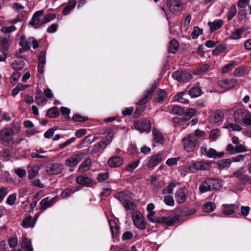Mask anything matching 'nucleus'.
<instances>
[{
  "instance_id": "obj_1",
  "label": "nucleus",
  "mask_w": 251,
  "mask_h": 251,
  "mask_svg": "<svg viewBox=\"0 0 251 251\" xmlns=\"http://www.w3.org/2000/svg\"><path fill=\"white\" fill-rule=\"evenodd\" d=\"M154 214L155 212H149L147 215V219L151 223L164 224L168 226H171L179 219V216L176 214L172 216L158 217L153 219Z\"/></svg>"
},
{
  "instance_id": "obj_2",
  "label": "nucleus",
  "mask_w": 251,
  "mask_h": 251,
  "mask_svg": "<svg viewBox=\"0 0 251 251\" xmlns=\"http://www.w3.org/2000/svg\"><path fill=\"white\" fill-rule=\"evenodd\" d=\"M184 149L188 151H193L197 144L198 140L193 134H190L182 140Z\"/></svg>"
},
{
  "instance_id": "obj_3",
  "label": "nucleus",
  "mask_w": 251,
  "mask_h": 251,
  "mask_svg": "<svg viewBox=\"0 0 251 251\" xmlns=\"http://www.w3.org/2000/svg\"><path fill=\"white\" fill-rule=\"evenodd\" d=\"M201 153L202 155L207 156L208 158H220L225 154L224 151L217 152L215 149L210 148L207 150V146L204 144L201 147Z\"/></svg>"
},
{
  "instance_id": "obj_4",
  "label": "nucleus",
  "mask_w": 251,
  "mask_h": 251,
  "mask_svg": "<svg viewBox=\"0 0 251 251\" xmlns=\"http://www.w3.org/2000/svg\"><path fill=\"white\" fill-rule=\"evenodd\" d=\"M172 77L179 82H186L192 78V75L188 71L178 70L172 74Z\"/></svg>"
},
{
  "instance_id": "obj_5",
  "label": "nucleus",
  "mask_w": 251,
  "mask_h": 251,
  "mask_svg": "<svg viewBox=\"0 0 251 251\" xmlns=\"http://www.w3.org/2000/svg\"><path fill=\"white\" fill-rule=\"evenodd\" d=\"M14 131L10 127H6L0 131V141L9 144L13 139Z\"/></svg>"
},
{
  "instance_id": "obj_6",
  "label": "nucleus",
  "mask_w": 251,
  "mask_h": 251,
  "mask_svg": "<svg viewBox=\"0 0 251 251\" xmlns=\"http://www.w3.org/2000/svg\"><path fill=\"white\" fill-rule=\"evenodd\" d=\"M210 168L209 161H197L189 165L187 169L190 172H193L194 170H208Z\"/></svg>"
},
{
  "instance_id": "obj_7",
  "label": "nucleus",
  "mask_w": 251,
  "mask_h": 251,
  "mask_svg": "<svg viewBox=\"0 0 251 251\" xmlns=\"http://www.w3.org/2000/svg\"><path fill=\"white\" fill-rule=\"evenodd\" d=\"M134 127L141 132H146L148 133L151 131V124L149 120H139L135 122Z\"/></svg>"
},
{
  "instance_id": "obj_8",
  "label": "nucleus",
  "mask_w": 251,
  "mask_h": 251,
  "mask_svg": "<svg viewBox=\"0 0 251 251\" xmlns=\"http://www.w3.org/2000/svg\"><path fill=\"white\" fill-rule=\"evenodd\" d=\"M58 200V196H55L51 199H50L49 197L42 199L40 202V207L39 209L41 210V212L51 207Z\"/></svg>"
},
{
  "instance_id": "obj_9",
  "label": "nucleus",
  "mask_w": 251,
  "mask_h": 251,
  "mask_svg": "<svg viewBox=\"0 0 251 251\" xmlns=\"http://www.w3.org/2000/svg\"><path fill=\"white\" fill-rule=\"evenodd\" d=\"M85 155L83 152L75 154L65 160V164L68 167H75L81 160L82 158Z\"/></svg>"
},
{
  "instance_id": "obj_10",
  "label": "nucleus",
  "mask_w": 251,
  "mask_h": 251,
  "mask_svg": "<svg viewBox=\"0 0 251 251\" xmlns=\"http://www.w3.org/2000/svg\"><path fill=\"white\" fill-rule=\"evenodd\" d=\"M63 165L61 163H53L49 164L46 169L48 175H55L61 173L63 170Z\"/></svg>"
},
{
  "instance_id": "obj_11",
  "label": "nucleus",
  "mask_w": 251,
  "mask_h": 251,
  "mask_svg": "<svg viewBox=\"0 0 251 251\" xmlns=\"http://www.w3.org/2000/svg\"><path fill=\"white\" fill-rule=\"evenodd\" d=\"M167 4L173 13L180 12L182 9V3L180 0H167Z\"/></svg>"
},
{
  "instance_id": "obj_12",
  "label": "nucleus",
  "mask_w": 251,
  "mask_h": 251,
  "mask_svg": "<svg viewBox=\"0 0 251 251\" xmlns=\"http://www.w3.org/2000/svg\"><path fill=\"white\" fill-rule=\"evenodd\" d=\"M133 223L135 226L141 229H144L146 227V224L140 212H136L132 216Z\"/></svg>"
},
{
  "instance_id": "obj_13",
  "label": "nucleus",
  "mask_w": 251,
  "mask_h": 251,
  "mask_svg": "<svg viewBox=\"0 0 251 251\" xmlns=\"http://www.w3.org/2000/svg\"><path fill=\"white\" fill-rule=\"evenodd\" d=\"M163 155L161 153H158L151 156L147 162V166L149 168H152L160 163L163 159Z\"/></svg>"
},
{
  "instance_id": "obj_14",
  "label": "nucleus",
  "mask_w": 251,
  "mask_h": 251,
  "mask_svg": "<svg viewBox=\"0 0 251 251\" xmlns=\"http://www.w3.org/2000/svg\"><path fill=\"white\" fill-rule=\"evenodd\" d=\"M237 81L234 78H225L218 82V85L225 89H230L237 85Z\"/></svg>"
},
{
  "instance_id": "obj_15",
  "label": "nucleus",
  "mask_w": 251,
  "mask_h": 251,
  "mask_svg": "<svg viewBox=\"0 0 251 251\" xmlns=\"http://www.w3.org/2000/svg\"><path fill=\"white\" fill-rule=\"evenodd\" d=\"M44 14V10H40L35 12L34 13L31 21L29 22L28 25L33 26L35 28H37V26H35V25H38V26H41L42 25H41V22L39 18L43 16Z\"/></svg>"
},
{
  "instance_id": "obj_16",
  "label": "nucleus",
  "mask_w": 251,
  "mask_h": 251,
  "mask_svg": "<svg viewBox=\"0 0 251 251\" xmlns=\"http://www.w3.org/2000/svg\"><path fill=\"white\" fill-rule=\"evenodd\" d=\"M210 191H216L222 187V182L216 178H207Z\"/></svg>"
},
{
  "instance_id": "obj_17",
  "label": "nucleus",
  "mask_w": 251,
  "mask_h": 251,
  "mask_svg": "<svg viewBox=\"0 0 251 251\" xmlns=\"http://www.w3.org/2000/svg\"><path fill=\"white\" fill-rule=\"evenodd\" d=\"M156 89V85L155 83L152 84L150 89L147 91L146 94L138 102L139 105H145L148 102L149 99H151Z\"/></svg>"
},
{
  "instance_id": "obj_18",
  "label": "nucleus",
  "mask_w": 251,
  "mask_h": 251,
  "mask_svg": "<svg viewBox=\"0 0 251 251\" xmlns=\"http://www.w3.org/2000/svg\"><path fill=\"white\" fill-rule=\"evenodd\" d=\"M185 187L178 188L175 193V199L176 202L179 204L183 203L186 199V194Z\"/></svg>"
},
{
  "instance_id": "obj_19",
  "label": "nucleus",
  "mask_w": 251,
  "mask_h": 251,
  "mask_svg": "<svg viewBox=\"0 0 251 251\" xmlns=\"http://www.w3.org/2000/svg\"><path fill=\"white\" fill-rule=\"evenodd\" d=\"M124 163V159L120 156L111 157L107 161L108 165L111 168L120 167Z\"/></svg>"
},
{
  "instance_id": "obj_20",
  "label": "nucleus",
  "mask_w": 251,
  "mask_h": 251,
  "mask_svg": "<svg viewBox=\"0 0 251 251\" xmlns=\"http://www.w3.org/2000/svg\"><path fill=\"white\" fill-rule=\"evenodd\" d=\"M76 182L80 185H89L96 183L95 180L85 176H79L76 178Z\"/></svg>"
},
{
  "instance_id": "obj_21",
  "label": "nucleus",
  "mask_w": 251,
  "mask_h": 251,
  "mask_svg": "<svg viewBox=\"0 0 251 251\" xmlns=\"http://www.w3.org/2000/svg\"><path fill=\"white\" fill-rule=\"evenodd\" d=\"M187 91L184 90L181 92L177 93L173 97L174 101H178L181 103L186 104L189 102L188 100L184 96L186 95Z\"/></svg>"
},
{
  "instance_id": "obj_22",
  "label": "nucleus",
  "mask_w": 251,
  "mask_h": 251,
  "mask_svg": "<svg viewBox=\"0 0 251 251\" xmlns=\"http://www.w3.org/2000/svg\"><path fill=\"white\" fill-rule=\"evenodd\" d=\"M248 112L244 109H238L234 112V118L236 123L243 121Z\"/></svg>"
},
{
  "instance_id": "obj_23",
  "label": "nucleus",
  "mask_w": 251,
  "mask_h": 251,
  "mask_svg": "<svg viewBox=\"0 0 251 251\" xmlns=\"http://www.w3.org/2000/svg\"><path fill=\"white\" fill-rule=\"evenodd\" d=\"M224 115L223 112L217 110L210 118L211 122L219 126L224 119Z\"/></svg>"
},
{
  "instance_id": "obj_24",
  "label": "nucleus",
  "mask_w": 251,
  "mask_h": 251,
  "mask_svg": "<svg viewBox=\"0 0 251 251\" xmlns=\"http://www.w3.org/2000/svg\"><path fill=\"white\" fill-rule=\"evenodd\" d=\"M46 51L45 50H42L41 51L39 56V62L37 67L39 73H44V67L46 64Z\"/></svg>"
},
{
  "instance_id": "obj_25",
  "label": "nucleus",
  "mask_w": 251,
  "mask_h": 251,
  "mask_svg": "<svg viewBox=\"0 0 251 251\" xmlns=\"http://www.w3.org/2000/svg\"><path fill=\"white\" fill-rule=\"evenodd\" d=\"M232 176L243 181L250 180V176L245 174L244 168L243 167L239 168L234 172L232 174Z\"/></svg>"
},
{
  "instance_id": "obj_26",
  "label": "nucleus",
  "mask_w": 251,
  "mask_h": 251,
  "mask_svg": "<svg viewBox=\"0 0 251 251\" xmlns=\"http://www.w3.org/2000/svg\"><path fill=\"white\" fill-rule=\"evenodd\" d=\"M35 102L38 105L43 106L45 105L47 100L43 95L42 92L40 89H37L35 93Z\"/></svg>"
},
{
  "instance_id": "obj_27",
  "label": "nucleus",
  "mask_w": 251,
  "mask_h": 251,
  "mask_svg": "<svg viewBox=\"0 0 251 251\" xmlns=\"http://www.w3.org/2000/svg\"><path fill=\"white\" fill-rule=\"evenodd\" d=\"M195 212L194 209H188L187 208H183L181 209L180 208H177L176 209V212L174 215L178 214L179 217L181 216H186L193 214Z\"/></svg>"
},
{
  "instance_id": "obj_28",
  "label": "nucleus",
  "mask_w": 251,
  "mask_h": 251,
  "mask_svg": "<svg viewBox=\"0 0 251 251\" xmlns=\"http://www.w3.org/2000/svg\"><path fill=\"white\" fill-rule=\"evenodd\" d=\"M247 29L244 27L235 29L230 35V38L231 39L237 40L241 38L243 33Z\"/></svg>"
},
{
  "instance_id": "obj_29",
  "label": "nucleus",
  "mask_w": 251,
  "mask_h": 251,
  "mask_svg": "<svg viewBox=\"0 0 251 251\" xmlns=\"http://www.w3.org/2000/svg\"><path fill=\"white\" fill-rule=\"evenodd\" d=\"M224 24L222 20H216L213 22H209L208 25L211 32L219 29Z\"/></svg>"
},
{
  "instance_id": "obj_30",
  "label": "nucleus",
  "mask_w": 251,
  "mask_h": 251,
  "mask_svg": "<svg viewBox=\"0 0 251 251\" xmlns=\"http://www.w3.org/2000/svg\"><path fill=\"white\" fill-rule=\"evenodd\" d=\"M179 44L176 39H172L169 43L168 51L169 53H175L178 50Z\"/></svg>"
},
{
  "instance_id": "obj_31",
  "label": "nucleus",
  "mask_w": 251,
  "mask_h": 251,
  "mask_svg": "<svg viewBox=\"0 0 251 251\" xmlns=\"http://www.w3.org/2000/svg\"><path fill=\"white\" fill-rule=\"evenodd\" d=\"M178 184L176 181H171L167 186L165 187L162 191V193L163 195H166L167 194H172L173 193L174 189L176 187V185Z\"/></svg>"
},
{
  "instance_id": "obj_32",
  "label": "nucleus",
  "mask_w": 251,
  "mask_h": 251,
  "mask_svg": "<svg viewBox=\"0 0 251 251\" xmlns=\"http://www.w3.org/2000/svg\"><path fill=\"white\" fill-rule=\"evenodd\" d=\"M10 40V36L7 35L3 37L0 41V50L2 52L7 51L9 48V41Z\"/></svg>"
},
{
  "instance_id": "obj_33",
  "label": "nucleus",
  "mask_w": 251,
  "mask_h": 251,
  "mask_svg": "<svg viewBox=\"0 0 251 251\" xmlns=\"http://www.w3.org/2000/svg\"><path fill=\"white\" fill-rule=\"evenodd\" d=\"M231 161L230 159H224L218 161L216 164L220 170H223L226 168H228L231 164Z\"/></svg>"
},
{
  "instance_id": "obj_34",
  "label": "nucleus",
  "mask_w": 251,
  "mask_h": 251,
  "mask_svg": "<svg viewBox=\"0 0 251 251\" xmlns=\"http://www.w3.org/2000/svg\"><path fill=\"white\" fill-rule=\"evenodd\" d=\"M91 160L90 158L85 159L79 166L78 171L81 173L85 172L90 169Z\"/></svg>"
},
{
  "instance_id": "obj_35",
  "label": "nucleus",
  "mask_w": 251,
  "mask_h": 251,
  "mask_svg": "<svg viewBox=\"0 0 251 251\" xmlns=\"http://www.w3.org/2000/svg\"><path fill=\"white\" fill-rule=\"evenodd\" d=\"M76 1L73 0L70 1L68 4L64 8L62 13L64 15L68 14L75 6Z\"/></svg>"
},
{
  "instance_id": "obj_36",
  "label": "nucleus",
  "mask_w": 251,
  "mask_h": 251,
  "mask_svg": "<svg viewBox=\"0 0 251 251\" xmlns=\"http://www.w3.org/2000/svg\"><path fill=\"white\" fill-rule=\"evenodd\" d=\"M22 247L25 251H33L31 246V241L26 237H24L22 243Z\"/></svg>"
},
{
  "instance_id": "obj_37",
  "label": "nucleus",
  "mask_w": 251,
  "mask_h": 251,
  "mask_svg": "<svg viewBox=\"0 0 251 251\" xmlns=\"http://www.w3.org/2000/svg\"><path fill=\"white\" fill-rule=\"evenodd\" d=\"M234 204L223 205V213L224 215H230L234 213Z\"/></svg>"
},
{
  "instance_id": "obj_38",
  "label": "nucleus",
  "mask_w": 251,
  "mask_h": 251,
  "mask_svg": "<svg viewBox=\"0 0 251 251\" xmlns=\"http://www.w3.org/2000/svg\"><path fill=\"white\" fill-rule=\"evenodd\" d=\"M197 114V110L192 108H188L185 110V114H184V118L186 122L189 120L191 118L195 116Z\"/></svg>"
},
{
  "instance_id": "obj_39",
  "label": "nucleus",
  "mask_w": 251,
  "mask_h": 251,
  "mask_svg": "<svg viewBox=\"0 0 251 251\" xmlns=\"http://www.w3.org/2000/svg\"><path fill=\"white\" fill-rule=\"evenodd\" d=\"M34 224L32 221V216H29L23 220L21 225L23 227L26 228L30 227H33Z\"/></svg>"
},
{
  "instance_id": "obj_40",
  "label": "nucleus",
  "mask_w": 251,
  "mask_h": 251,
  "mask_svg": "<svg viewBox=\"0 0 251 251\" xmlns=\"http://www.w3.org/2000/svg\"><path fill=\"white\" fill-rule=\"evenodd\" d=\"M25 66V62L24 61L20 59L15 60L12 64V68L16 70L19 71L23 69Z\"/></svg>"
},
{
  "instance_id": "obj_41",
  "label": "nucleus",
  "mask_w": 251,
  "mask_h": 251,
  "mask_svg": "<svg viewBox=\"0 0 251 251\" xmlns=\"http://www.w3.org/2000/svg\"><path fill=\"white\" fill-rule=\"evenodd\" d=\"M39 169L36 166L31 167L28 171V177L29 179L34 178L38 174Z\"/></svg>"
},
{
  "instance_id": "obj_42",
  "label": "nucleus",
  "mask_w": 251,
  "mask_h": 251,
  "mask_svg": "<svg viewBox=\"0 0 251 251\" xmlns=\"http://www.w3.org/2000/svg\"><path fill=\"white\" fill-rule=\"evenodd\" d=\"M189 95L192 98H196L200 96L201 93L202 91L199 87H194L191 88L188 91Z\"/></svg>"
},
{
  "instance_id": "obj_43",
  "label": "nucleus",
  "mask_w": 251,
  "mask_h": 251,
  "mask_svg": "<svg viewBox=\"0 0 251 251\" xmlns=\"http://www.w3.org/2000/svg\"><path fill=\"white\" fill-rule=\"evenodd\" d=\"M109 223L113 236H117L119 233V227L117 223L112 220H109Z\"/></svg>"
},
{
  "instance_id": "obj_44",
  "label": "nucleus",
  "mask_w": 251,
  "mask_h": 251,
  "mask_svg": "<svg viewBox=\"0 0 251 251\" xmlns=\"http://www.w3.org/2000/svg\"><path fill=\"white\" fill-rule=\"evenodd\" d=\"M153 138L156 143H163L164 139L162 134L157 130L154 129L152 130Z\"/></svg>"
},
{
  "instance_id": "obj_45",
  "label": "nucleus",
  "mask_w": 251,
  "mask_h": 251,
  "mask_svg": "<svg viewBox=\"0 0 251 251\" xmlns=\"http://www.w3.org/2000/svg\"><path fill=\"white\" fill-rule=\"evenodd\" d=\"M59 111L56 107H53L49 109L46 113V116L51 118L58 117L59 115Z\"/></svg>"
},
{
  "instance_id": "obj_46",
  "label": "nucleus",
  "mask_w": 251,
  "mask_h": 251,
  "mask_svg": "<svg viewBox=\"0 0 251 251\" xmlns=\"http://www.w3.org/2000/svg\"><path fill=\"white\" fill-rule=\"evenodd\" d=\"M166 97V92L163 90H160L157 92V95L155 99V101L156 102L162 103L163 102Z\"/></svg>"
},
{
  "instance_id": "obj_47",
  "label": "nucleus",
  "mask_w": 251,
  "mask_h": 251,
  "mask_svg": "<svg viewBox=\"0 0 251 251\" xmlns=\"http://www.w3.org/2000/svg\"><path fill=\"white\" fill-rule=\"evenodd\" d=\"M29 41V38L28 40H26L25 36L24 35H23L20 38L19 45L21 47H24L30 49V42Z\"/></svg>"
},
{
  "instance_id": "obj_48",
  "label": "nucleus",
  "mask_w": 251,
  "mask_h": 251,
  "mask_svg": "<svg viewBox=\"0 0 251 251\" xmlns=\"http://www.w3.org/2000/svg\"><path fill=\"white\" fill-rule=\"evenodd\" d=\"M216 207L215 204L212 202H206L202 206V210L205 212H211L213 211Z\"/></svg>"
},
{
  "instance_id": "obj_49",
  "label": "nucleus",
  "mask_w": 251,
  "mask_h": 251,
  "mask_svg": "<svg viewBox=\"0 0 251 251\" xmlns=\"http://www.w3.org/2000/svg\"><path fill=\"white\" fill-rule=\"evenodd\" d=\"M115 198L119 200L121 202H125L128 198L127 192H120L115 195Z\"/></svg>"
},
{
  "instance_id": "obj_50",
  "label": "nucleus",
  "mask_w": 251,
  "mask_h": 251,
  "mask_svg": "<svg viewBox=\"0 0 251 251\" xmlns=\"http://www.w3.org/2000/svg\"><path fill=\"white\" fill-rule=\"evenodd\" d=\"M199 191L201 193H204L210 191L207 178L203 180L201 184L200 185Z\"/></svg>"
},
{
  "instance_id": "obj_51",
  "label": "nucleus",
  "mask_w": 251,
  "mask_h": 251,
  "mask_svg": "<svg viewBox=\"0 0 251 251\" xmlns=\"http://www.w3.org/2000/svg\"><path fill=\"white\" fill-rule=\"evenodd\" d=\"M56 18V15L53 13H49L45 15L42 21H41V25H44L52 20H53Z\"/></svg>"
},
{
  "instance_id": "obj_52",
  "label": "nucleus",
  "mask_w": 251,
  "mask_h": 251,
  "mask_svg": "<svg viewBox=\"0 0 251 251\" xmlns=\"http://www.w3.org/2000/svg\"><path fill=\"white\" fill-rule=\"evenodd\" d=\"M203 33V30L201 29L199 26H194L193 31L191 33V37L193 39H197L199 35H201Z\"/></svg>"
},
{
  "instance_id": "obj_53",
  "label": "nucleus",
  "mask_w": 251,
  "mask_h": 251,
  "mask_svg": "<svg viewBox=\"0 0 251 251\" xmlns=\"http://www.w3.org/2000/svg\"><path fill=\"white\" fill-rule=\"evenodd\" d=\"M172 112L176 115L184 116L185 114L184 108L177 105L173 107Z\"/></svg>"
},
{
  "instance_id": "obj_54",
  "label": "nucleus",
  "mask_w": 251,
  "mask_h": 251,
  "mask_svg": "<svg viewBox=\"0 0 251 251\" xmlns=\"http://www.w3.org/2000/svg\"><path fill=\"white\" fill-rule=\"evenodd\" d=\"M226 49V47L222 44L218 45L212 51V54L218 55L219 53L223 52Z\"/></svg>"
},
{
  "instance_id": "obj_55",
  "label": "nucleus",
  "mask_w": 251,
  "mask_h": 251,
  "mask_svg": "<svg viewBox=\"0 0 251 251\" xmlns=\"http://www.w3.org/2000/svg\"><path fill=\"white\" fill-rule=\"evenodd\" d=\"M72 119L75 122H84L88 120V118L87 117H83L79 114H75L74 115Z\"/></svg>"
},
{
  "instance_id": "obj_56",
  "label": "nucleus",
  "mask_w": 251,
  "mask_h": 251,
  "mask_svg": "<svg viewBox=\"0 0 251 251\" xmlns=\"http://www.w3.org/2000/svg\"><path fill=\"white\" fill-rule=\"evenodd\" d=\"M164 202L166 205L169 206H174L175 204V201L173 197L170 195L165 196Z\"/></svg>"
},
{
  "instance_id": "obj_57",
  "label": "nucleus",
  "mask_w": 251,
  "mask_h": 251,
  "mask_svg": "<svg viewBox=\"0 0 251 251\" xmlns=\"http://www.w3.org/2000/svg\"><path fill=\"white\" fill-rule=\"evenodd\" d=\"M209 68L208 64H205L197 69L196 74L197 75H201L207 71Z\"/></svg>"
},
{
  "instance_id": "obj_58",
  "label": "nucleus",
  "mask_w": 251,
  "mask_h": 251,
  "mask_svg": "<svg viewBox=\"0 0 251 251\" xmlns=\"http://www.w3.org/2000/svg\"><path fill=\"white\" fill-rule=\"evenodd\" d=\"M237 10L236 6L234 5H232L229 9V11L227 15V19L228 21H230L233 17L235 16Z\"/></svg>"
},
{
  "instance_id": "obj_59",
  "label": "nucleus",
  "mask_w": 251,
  "mask_h": 251,
  "mask_svg": "<svg viewBox=\"0 0 251 251\" xmlns=\"http://www.w3.org/2000/svg\"><path fill=\"white\" fill-rule=\"evenodd\" d=\"M18 244V239L15 236H12L9 239L8 244L10 248H15Z\"/></svg>"
},
{
  "instance_id": "obj_60",
  "label": "nucleus",
  "mask_w": 251,
  "mask_h": 251,
  "mask_svg": "<svg viewBox=\"0 0 251 251\" xmlns=\"http://www.w3.org/2000/svg\"><path fill=\"white\" fill-rule=\"evenodd\" d=\"M219 136L220 130L219 129H213L211 131L209 137L213 141H215Z\"/></svg>"
},
{
  "instance_id": "obj_61",
  "label": "nucleus",
  "mask_w": 251,
  "mask_h": 251,
  "mask_svg": "<svg viewBox=\"0 0 251 251\" xmlns=\"http://www.w3.org/2000/svg\"><path fill=\"white\" fill-rule=\"evenodd\" d=\"M124 206L126 209H134L135 205L134 202L128 200H126L124 202Z\"/></svg>"
},
{
  "instance_id": "obj_62",
  "label": "nucleus",
  "mask_w": 251,
  "mask_h": 251,
  "mask_svg": "<svg viewBox=\"0 0 251 251\" xmlns=\"http://www.w3.org/2000/svg\"><path fill=\"white\" fill-rule=\"evenodd\" d=\"M16 200V194L15 193H13L9 196V197L7 199L6 202L9 205H12L14 204Z\"/></svg>"
},
{
  "instance_id": "obj_63",
  "label": "nucleus",
  "mask_w": 251,
  "mask_h": 251,
  "mask_svg": "<svg viewBox=\"0 0 251 251\" xmlns=\"http://www.w3.org/2000/svg\"><path fill=\"white\" fill-rule=\"evenodd\" d=\"M140 161L139 160L135 161L131 163V164L128 165L126 167V170L128 171H132L134 169H135L138 165Z\"/></svg>"
},
{
  "instance_id": "obj_64",
  "label": "nucleus",
  "mask_w": 251,
  "mask_h": 251,
  "mask_svg": "<svg viewBox=\"0 0 251 251\" xmlns=\"http://www.w3.org/2000/svg\"><path fill=\"white\" fill-rule=\"evenodd\" d=\"M16 29L14 25H11L10 26H3L1 28V31L4 33H9L11 32L14 31Z\"/></svg>"
}]
</instances>
